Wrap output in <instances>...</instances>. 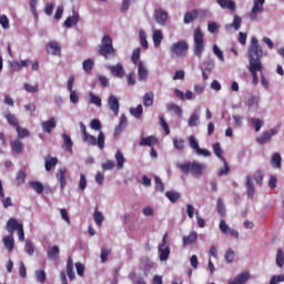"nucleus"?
<instances>
[{"label":"nucleus","instance_id":"obj_1","mask_svg":"<svg viewBox=\"0 0 284 284\" xmlns=\"http://www.w3.org/2000/svg\"><path fill=\"white\" fill-rule=\"evenodd\" d=\"M80 130L82 132V141L83 143H88V145H98L100 150H103L105 148V134L103 131H100L97 136L89 134L88 129L85 128V124L83 122H80Z\"/></svg>","mask_w":284,"mask_h":284},{"label":"nucleus","instance_id":"obj_2","mask_svg":"<svg viewBox=\"0 0 284 284\" xmlns=\"http://www.w3.org/2000/svg\"><path fill=\"white\" fill-rule=\"evenodd\" d=\"M248 67H252L254 64L256 65H263V62H261V59H263V48L261 44H258V40L253 37L251 39V44L248 47Z\"/></svg>","mask_w":284,"mask_h":284},{"label":"nucleus","instance_id":"obj_3","mask_svg":"<svg viewBox=\"0 0 284 284\" xmlns=\"http://www.w3.org/2000/svg\"><path fill=\"white\" fill-rule=\"evenodd\" d=\"M98 53L105 59H114L116 57V49H114L112 38L109 34L103 36L98 47Z\"/></svg>","mask_w":284,"mask_h":284},{"label":"nucleus","instance_id":"obj_4","mask_svg":"<svg viewBox=\"0 0 284 284\" xmlns=\"http://www.w3.org/2000/svg\"><path fill=\"white\" fill-rule=\"evenodd\" d=\"M178 168L183 172V174H192L195 179H201L203 176V170H205V164H201L196 161L194 162H184L178 164Z\"/></svg>","mask_w":284,"mask_h":284},{"label":"nucleus","instance_id":"obj_5","mask_svg":"<svg viewBox=\"0 0 284 284\" xmlns=\"http://www.w3.org/2000/svg\"><path fill=\"white\" fill-rule=\"evenodd\" d=\"M193 52L195 57L203 59V52H205V42L203 41V32L201 31V28H197L194 31Z\"/></svg>","mask_w":284,"mask_h":284},{"label":"nucleus","instance_id":"obj_6","mask_svg":"<svg viewBox=\"0 0 284 284\" xmlns=\"http://www.w3.org/2000/svg\"><path fill=\"white\" fill-rule=\"evenodd\" d=\"M7 231L9 232V234L14 236V232L18 231V239L19 241L23 242L26 241V233L23 232V224L19 223V221H17V219L11 217L9 219V221L7 222Z\"/></svg>","mask_w":284,"mask_h":284},{"label":"nucleus","instance_id":"obj_7","mask_svg":"<svg viewBox=\"0 0 284 284\" xmlns=\"http://www.w3.org/2000/svg\"><path fill=\"white\" fill-rule=\"evenodd\" d=\"M187 50H190L187 41L180 40L171 45L170 52L172 57L183 58L187 57Z\"/></svg>","mask_w":284,"mask_h":284},{"label":"nucleus","instance_id":"obj_8","mask_svg":"<svg viewBox=\"0 0 284 284\" xmlns=\"http://www.w3.org/2000/svg\"><path fill=\"white\" fill-rule=\"evenodd\" d=\"M278 134V129L273 128L270 131H265L262 136L257 138L256 141L260 145H265L268 141H272V136H276Z\"/></svg>","mask_w":284,"mask_h":284},{"label":"nucleus","instance_id":"obj_9","mask_svg":"<svg viewBox=\"0 0 284 284\" xmlns=\"http://www.w3.org/2000/svg\"><path fill=\"white\" fill-rule=\"evenodd\" d=\"M41 128L45 134H52V131L57 128V118L51 116L49 120L41 122Z\"/></svg>","mask_w":284,"mask_h":284},{"label":"nucleus","instance_id":"obj_10","mask_svg":"<svg viewBox=\"0 0 284 284\" xmlns=\"http://www.w3.org/2000/svg\"><path fill=\"white\" fill-rule=\"evenodd\" d=\"M153 17L159 26H165L168 23V11L163 9H155Z\"/></svg>","mask_w":284,"mask_h":284},{"label":"nucleus","instance_id":"obj_11","mask_svg":"<svg viewBox=\"0 0 284 284\" xmlns=\"http://www.w3.org/2000/svg\"><path fill=\"white\" fill-rule=\"evenodd\" d=\"M45 50L48 54H53L55 57L61 55V44H59L57 41L49 42L45 47Z\"/></svg>","mask_w":284,"mask_h":284},{"label":"nucleus","instance_id":"obj_12","mask_svg":"<svg viewBox=\"0 0 284 284\" xmlns=\"http://www.w3.org/2000/svg\"><path fill=\"white\" fill-rule=\"evenodd\" d=\"M248 72H251L253 77V85H258V72H263V65L252 64V67H248Z\"/></svg>","mask_w":284,"mask_h":284},{"label":"nucleus","instance_id":"obj_13","mask_svg":"<svg viewBox=\"0 0 284 284\" xmlns=\"http://www.w3.org/2000/svg\"><path fill=\"white\" fill-rule=\"evenodd\" d=\"M217 6L222 10H230L231 12H236V2L234 0H216Z\"/></svg>","mask_w":284,"mask_h":284},{"label":"nucleus","instance_id":"obj_14","mask_svg":"<svg viewBox=\"0 0 284 284\" xmlns=\"http://www.w3.org/2000/svg\"><path fill=\"white\" fill-rule=\"evenodd\" d=\"M196 241H199V233L192 231L189 235L183 237V247L195 245Z\"/></svg>","mask_w":284,"mask_h":284},{"label":"nucleus","instance_id":"obj_15","mask_svg":"<svg viewBox=\"0 0 284 284\" xmlns=\"http://www.w3.org/2000/svg\"><path fill=\"white\" fill-rule=\"evenodd\" d=\"M109 70L113 77H118V79H123V77H125V69H123V64L112 65Z\"/></svg>","mask_w":284,"mask_h":284},{"label":"nucleus","instance_id":"obj_16","mask_svg":"<svg viewBox=\"0 0 284 284\" xmlns=\"http://www.w3.org/2000/svg\"><path fill=\"white\" fill-rule=\"evenodd\" d=\"M247 281H250V272H243L235 278L230 280L229 284H245Z\"/></svg>","mask_w":284,"mask_h":284},{"label":"nucleus","instance_id":"obj_17","mask_svg":"<svg viewBox=\"0 0 284 284\" xmlns=\"http://www.w3.org/2000/svg\"><path fill=\"white\" fill-rule=\"evenodd\" d=\"M108 105L110 108V110H112V112L116 115H119V99L115 98V95H110L108 99Z\"/></svg>","mask_w":284,"mask_h":284},{"label":"nucleus","instance_id":"obj_18","mask_svg":"<svg viewBox=\"0 0 284 284\" xmlns=\"http://www.w3.org/2000/svg\"><path fill=\"white\" fill-rule=\"evenodd\" d=\"M3 116L7 120V123H9V125H11L14 129L19 128V119H17V115L10 112H4Z\"/></svg>","mask_w":284,"mask_h":284},{"label":"nucleus","instance_id":"obj_19","mask_svg":"<svg viewBox=\"0 0 284 284\" xmlns=\"http://www.w3.org/2000/svg\"><path fill=\"white\" fill-rule=\"evenodd\" d=\"M67 276L70 281H74V278H77V275L74 274V261H72V257H69L67 262Z\"/></svg>","mask_w":284,"mask_h":284},{"label":"nucleus","instance_id":"obj_20","mask_svg":"<svg viewBox=\"0 0 284 284\" xmlns=\"http://www.w3.org/2000/svg\"><path fill=\"white\" fill-rule=\"evenodd\" d=\"M158 251L160 254V261H168V258H170V246L159 245Z\"/></svg>","mask_w":284,"mask_h":284},{"label":"nucleus","instance_id":"obj_21","mask_svg":"<svg viewBox=\"0 0 284 284\" xmlns=\"http://www.w3.org/2000/svg\"><path fill=\"white\" fill-rule=\"evenodd\" d=\"M60 250L59 246L54 245L48 248L47 256L49 261H57L59 258Z\"/></svg>","mask_w":284,"mask_h":284},{"label":"nucleus","instance_id":"obj_22","mask_svg":"<svg viewBox=\"0 0 284 284\" xmlns=\"http://www.w3.org/2000/svg\"><path fill=\"white\" fill-rule=\"evenodd\" d=\"M4 247L8 248V252H12L14 250V236L10 233L9 235L3 237Z\"/></svg>","mask_w":284,"mask_h":284},{"label":"nucleus","instance_id":"obj_23","mask_svg":"<svg viewBox=\"0 0 284 284\" xmlns=\"http://www.w3.org/2000/svg\"><path fill=\"white\" fill-rule=\"evenodd\" d=\"M142 101H143L144 108H152V105H154V93L153 92L145 93Z\"/></svg>","mask_w":284,"mask_h":284},{"label":"nucleus","instance_id":"obj_24","mask_svg":"<svg viewBox=\"0 0 284 284\" xmlns=\"http://www.w3.org/2000/svg\"><path fill=\"white\" fill-rule=\"evenodd\" d=\"M163 42V32L161 30L153 31V43L155 48H161V43Z\"/></svg>","mask_w":284,"mask_h":284},{"label":"nucleus","instance_id":"obj_25","mask_svg":"<svg viewBox=\"0 0 284 284\" xmlns=\"http://www.w3.org/2000/svg\"><path fill=\"white\" fill-rule=\"evenodd\" d=\"M246 194L251 199L254 196V180L250 175L246 176Z\"/></svg>","mask_w":284,"mask_h":284},{"label":"nucleus","instance_id":"obj_26","mask_svg":"<svg viewBox=\"0 0 284 284\" xmlns=\"http://www.w3.org/2000/svg\"><path fill=\"white\" fill-rule=\"evenodd\" d=\"M202 72H207V74H212V70H214V60H206L201 64Z\"/></svg>","mask_w":284,"mask_h":284},{"label":"nucleus","instance_id":"obj_27","mask_svg":"<svg viewBox=\"0 0 284 284\" xmlns=\"http://www.w3.org/2000/svg\"><path fill=\"white\" fill-rule=\"evenodd\" d=\"M11 150L14 154H21V152H23V143L21 142V140L12 141Z\"/></svg>","mask_w":284,"mask_h":284},{"label":"nucleus","instance_id":"obj_28","mask_svg":"<svg viewBox=\"0 0 284 284\" xmlns=\"http://www.w3.org/2000/svg\"><path fill=\"white\" fill-rule=\"evenodd\" d=\"M79 23V13H74L72 17L67 18L64 21V28H72Z\"/></svg>","mask_w":284,"mask_h":284},{"label":"nucleus","instance_id":"obj_29","mask_svg":"<svg viewBox=\"0 0 284 284\" xmlns=\"http://www.w3.org/2000/svg\"><path fill=\"white\" fill-rule=\"evenodd\" d=\"M67 172H68V169L62 168L59 170V173L57 174L62 190H63V187H65V185H68V182L65 181Z\"/></svg>","mask_w":284,"mask_h":284},{"label":"nucleus","instance_id":"obj_30","mask_svg":"<svg viewBox=\"0 0 284 284\" xmlns=\"http://www.w3.org/2000/svg\"><path fill=\"white\" fill-rule=\"evenodd\" d=\"M199 17V10L194 9L184 14V23H192Z\"/></svg>","mask_w":284,"mask_h":284},{"label":"nucleus","instance_id":"obj_31","mask_svg":"<svg viewBox=\"0 0 284 284\" xmlns=\"http://www.w3.org/2000/svg\"><path fill=\"white\" fill-rule=\"evenodd\" d=\"M156 138L154 136H146V138H142L140 141V145L142 146H149L152 148V145H156Z\"/></svg>","mask_w":284,"mask_h":284},{"label":"nucleus","instance_id":"obj_32","mask_svg":"<svg viewBox=\"0 0 284 284\" xmlns=\"http://www.w3.org/2000/svg\"><path fill=\"white\" fill-rule=\"evenodd\" d=\"M263 6H265V0H254L252 14H258V12H263Z\"/></svg>","mask_w":284,"mask_h":284},{"label":"nucleus","instance_id":"obj_33","mask_svg":"<svg viewBox=\"0 0 284 284\" xmlns=\"http://www.w3.org/2000/svg\"><path fill=\"white\" fill-rule=\"evenodd\" d=\"M138 74L140 81H145V79H148V69H145L143 62H139L138 64Z\"/></svg>","mask_w":284,"mask_h":284},{"label":"nucleus","instance_id":"obj_34","mask_svg":"<svg viewBox=\"0 0 284 284\" xmlns=\"http://www.w3.org/2000/svg\"><path fill=\"white\" fill-rule=\"evenodd\" d=\"M166 110L168 112H174L178 116H183V109L175 103L166 104Z\"/></svg>","mask_w":284,"mask_h":284},{"label":"nucleus","instance_id":"obj_35","mask_svg":"<svg viewBox=\"0 0 284 284\" xmlns=\"http://www.w3.org/2000/svg\"><path fill=\"white\" fill-rule=\"evenodd\" d=\"M283 159L281 158V153H274L271 159V165L273 168H276L277 170H281V163Z\"/></svg>","mask_w":284,"mask_h":284},{"label":"nucleus","instance_id":"obj_36","mask_svg":"<svg viewBox=\"0 0 284 284\" xmlns=\"http://www.w3.org/2000/svg\"><path fill=\"white\" fill-rule=\"evenodd\" d=\"M29 185L37 194H43V184L41 182L31 181L29 182Z\"/></svg>","mask_w":284,"mask_h":284},{"label":"nucleus","instance_id":"obj_37","mask_svg":"<svg viewBox=\"0 0 284 284\" xmlns=\"http://www.w3.org/2000/svg\"><path fill=\"white\" fill-rule=\"evenodd\" d=\"M59 163V159L57 158H50L49 160H45L44 168L47 172H50L52 168H57V164Z\"/></svg>","mask_w":284,"mask_h":284},{"label":"nucleus","instance_id":"obj_38","mask_svg":"<svg viewBox=\"0 0 284 284\" xmlns=\"http://www.w3.org/2000/svg\"><path fill=\"white\" fill-rule=\"evenodd\" d=\"M82 68H83L84 72L90 74V72H92V70L94 69V60H92V59L84 60L82 63Z\"/></svg>","mask_w":284,"mask_h":284},{"label":"nucleus","instance_id":"obj_39","mask_svg":"<svg viewBox=\"0 0 284 284\" xmlns=\"http://www.w3.org/2000/svg\"><path fill=\"white\" fill-rule=\"evenodd\" d=\"M130 114L135 119H141L143 116V105L139 104L136 108H131Z\"/></svg>","mask_w":284,"mask_h":284},{"label":"nucleus","instance_id":"obj_40","mask_svg":"<svg viewBox=\"0 0 284 284\" xmlns=\"http://www.w3.org/2000/svg\"><path fill=\"white\" fill-rule=\"evenodd\" d=\"M63 148L64 150H67V152H72V145H74V143L72 142V139L70 138V135L68 134H63Z\"/></svg>","mask_w":284,"mask_h":284},{"label":"nucleus","instance_id":"obj_41","mask_svg":"<svg viewBox=\"0 0 284 284\" xmlns=\"http://www.w3.org/2000/svg\"><path fill=\"white\" fill-rule=\"evenodd\" d=\"M99 206H95V212L93 214L94 222L97 225H103V221H105V217L103 216V213L99 212Z\"/></svg>","mask_w":284,"mask_h":284},{"label":"nucleus","instance_id":"obj_42","mask_svg":"<svg viewBox=\"0 0 284 284\" xmlns=\"http://www.w3.org/2000/svg\"><path fill=\"white\" fill-rule=\"evenodd\" d=\"M166 199H169V201H171V203H176V201H179V199H181V193L179 192H174V191H168L165 193Z\"/></svg>","mask_w":284,"mask_h":284},{"label":"nucleus","instance_id":"obj_43","mask_svg":"<svg viewBox=\"0 0 284 284\" xmlns=\"http://www.w3.org/2000/svg\"><path fill=\"white\" fill-rule=\"evenodd\" d=\"M213 152L217 159H221V161H225V158H223V149L221 148V143L216 142L213 144Z\"/></svg>","mask_w":284,"mask_h":284},{"label":"nucleus","instance_id":"obj_44","mask_svg":"<svg viewBox=\"0 0 284 284\" xmlns=\"http://www.w3.org/2000/svg\"><path fill=\"white\" fill-rule=\"evenodd\" d=\"M115 161L119 170L123 169V165L125 163V158L123 156V153H121V151L115 152Z\"/></svg>","mask_w":284,"mask_h":284},{"label":"nucleus","instance_id":"obj_45","mask_svg":"<svg viewBox=\"0 0 284 284\" xmlns=\"http://www.w3.org/2000/svg\"><path fill=\"white\" fill-rule=\"evenodd\" d=\"M275 261H276L277 267H283V265H284V252H283V248H277Z\"/></svg>","mask_w":284,"mask_h":284},{"label":"nucleus","instance_id":"obj_46","mask_svg":"<svg viewBox=\"0 0 284 284\" xmlns=\"http://www.w3.org/2000/svg\"><path fill=\"white\" fill-rule=\"evenodd\" d=\"M199 125V112H194L191 114L189 119V128H196Z\"/></svg>","mask_w":284,"mask_h":284},{"label":"nucleus","instance_id":"obj_47","mask_svg":"<svg viewBox=\"0 0 284 284\" xmlns=\"http://www.w3.org/2000/svg\"><path fill=\"white\" fill-rule=\"evenodd\" d=\"M224 164V168L220 169L217 176H227L230 174V164L227 163V160L222 161Z\"/></svg>","mask_w":284,"mask_h":284},{"label":"nucleus","instance_id":"obj_48","mask_svg":"<svg viewBox=\"0 0 284 284\" xmlns=\"http://www.w3.org/2000/svg\"><path fill=\"white\" fill-rule=\"evenodd\" d=\"M16 131L18 132L19 139H26L30 136V131L28 129H23L18 125L16 126Z\"/></svg>","mask_w":284,"mask_h":284},{"label":"nucleus","instance_id":"obj_49","mask_svg":"<svg viewBox=\"0 0 284 284\" xmlns=\"http://www.w3.org/2000/svg\"><path fill=\"white\" fill-rule=\"evenodd\" d=\"M24 90L30 94H37V92H39V84L32 85L30 83H24Z\"/></svg>","mask_w":284,"mask_h":284},{"label":"nucleus","instance_id":"obj_50","mask_svg":"<svg viewBox=\"0 0 284 284\" xmlns=\"http://www.w3.org/2000/svg\"><path fill=\"white\" fill-rule=\"evenodd\" d=\"M243 23V20L240 16H234L233 22L231 23V28H234V30H241V26Z\"/></svg>","mask_w":284,"mask_h":284},{"label":"nucleus","instance_id":"obj_51","mask_svg":"<svg viewBox=\"0 0 284 284\" xmlns=\"http://www.w3.org/2000/svg\"><path fill=\"white\" fill-rule=\"evenodd\" d=\"M110 254H112V248L103 247L101 250V255H100L101 262L105 263L108 261V256H110Z\"/></svg>","mask_w":284,"mask_h":284},{"label":"nucleus","instance_id":"obj_52","mask_svg":"<svg viewBox=\"0 0 284 284\" xmlns=\"http://www.w3.org/2000/svg\"><path fill=\"white\" fill-rule=\"evenodd\" d=\"M16 181H17L18 185H23V183H26V171L20 170L17 173Z\"/></svg>","mask_w":284,"mask_h":284},{"label":"nucleus","instance_id":"obj_53","mask_svg":"<svg viewBox=\"0 0 284 284\" xmlns=\"http://www.w3.org/2000/svg\"><path fill=\"white\" fill-rule=\"evenodd\" d=\"M140 43L144 50H148L149 44H148V38L145 36V31L140 30Z\"/></svg>","mask_w":284,"mask_h":284},{"label":"nucleus","instance_id":"obj_54","mask_svg":"<svg viewBox=\"0 0 284 284\" xmlns=\"http://www.w3.org/2000/svg\"><path fill=\"white\" fill-rule=\"evenodd\" d=\"M89 97H90V103H92L93 105H97L98 108H101V99L99 98V95H94V93L90 92Z\"/></svg>","mask_w":284,"mask_h":284},{"label":"nucleus","instance_id":"obj_55","mask_svg":"<svg viewBox=\"0 0 284 284\" xmlns=\"http://www.w3.org/2000/svg\"><path fill=\"white\" fill-rule=\"evenodd\" d=\"M36 277L39 283H45V278H47L45 271L43 270L36 271Z\"/></svg>","mask_w":284,"mask_h":284},{"label":"nucleus","instance_id":"obj_56","mask_svg":"<svg viewBox=\"0 0 284 284\" xmlns=\"http://www.w3.org/2000/svg\"><path fill=\"white\" fill-rule=\"evenodd\" d=\"M251 124L254 126L255 132H260L261 128H263V121L255 118L251 120Z\"/></svg>","mask_w":284,"mask_h":284},{"label":"nucleus","instance_id":"obj_57","mask_svg":"<svg viewBox=\"0 0 284 284\" xmlns=\"http://www.w3.org/2000/svg\"><path fill=\"white\" fill-rule=\"evenodd\" d=\"M140 59H141V49L138 48L132 53V63H134V65H136V63H139Z\"/></svg>","mask_w":284,"mask_h":284},{"label":"nucleus","instance_id":"obj_58","mask_svg":"<svg viewBox=\"0 0 284 284\" xmlns=\"http://www.w3.org/2000/svg\"><path fill=\"white\" fill-rule=\"evenodd\" d=\"M173 145L176 150H183V148H185V141L175 138L173 139Z\"/></svg>","mask_w":284,"mask_h":284},{"label":"nucleus","instance_id":"obj_59","mask_svg":"<svg viewBox=\"0 0 284 284\" xmlns=\"http://www.w3.org/2000/svg\"><path fill=\"white\" fill-rule=\"evenodd\" d=\"M88 187V180L85 179V174H80L79 190H85Z\"/></svg>","mask_w":284,"mask_h":284},{"label":"nucleus","instance_id":"obj_60","mask_svg":"<svg viewBox=\"0 0 284 284\" xmlns=\"http://www.w3.org/2000/svg\"><path fill=\"white\" fill-rule=\"evenodd\" d=\"M24 250L29 254V256H33L34 255V244H32V242L27 241Z\"/></svg>","mask_w":284,"mask_h":284},{"label":"nucleus","instance_id":"obj_61","mask_svg":"<svg viewBox=\"0 0 284 284\" xmlns=\"http://www.w3.org/2000/svg\"><path fill=\"white\" fill-rule=\"evenodd\" d=\"M216 211L221 216H225V206L223 205V200L217 199V205H216Z\"/></svg>","mask_w":284,"mask_h":284},{"label":"nucleus","instance_id":"obj_62","mask_svg":"<svg viewBox=\"0 0 284 284\" xmlns=\"http://www.w3.org/2000/svg\"><path fill=\"white\" fill-rule=\"evenodd\" d=\"M263 171H256L254 174V180L257 183V185H263Z\"/></svg>","mask_w":284,"mask_h":284},{"label":"nucleus","instance_id":"obj_63","mask_svg":"<svg viewBox=\"0 0 284 284\" xmlns=\"http://www.w3.org/2000/svg\"><path fill=\"white\" fill-rule=\"evenodd\" d=\"M224 258H225L226 263H232L234 261V252L232 251V248H229L226 251Z\"/></svg>","mask_w":284,"mask_h":284},{"label":"nucleus","instance_id":"obj_64","mask_svg":"<svg viewBox=\"0 0 284 284\" xmlns=\"http://www.w3.org/2000/svg\"><path fill=\"white\" fill-rule=\"evenodd\" d=\"M90 128L91 130H95V131L101 130V121H99L98 119H93L90 123Z\"/></svg>","mask_w":284,"mask_h":284}]
</instances>
